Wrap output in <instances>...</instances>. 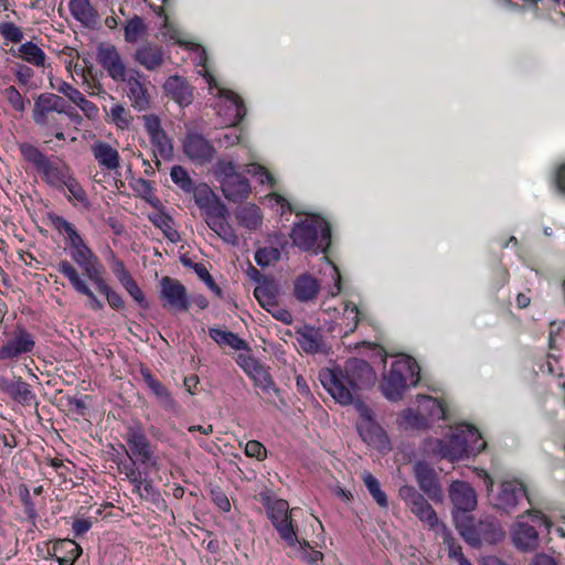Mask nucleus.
Returning a JSON list of instances; mask_svg holds the SVG:
<instances>
[{"instance_id":"1","label":"nucleus","mask_w":565,"mask_h":565,"mask_svg":"<svg viewBox=\"0 0 565 565\" xmlns=\"http://www.w3.org/2000/svg\"><path fill=\"white\" fill-rule=\"evenodd\" d=\"M321 384L342 405H350L359 398L362 390L372 387L376 380L373 367L364 360L349 359L343 369H324L319 374Z\"/></svg>"},{"instance_id":"2","label":"nucleus","mask_w":565,"mask_h":565,"mask_svg":"<svg viewBox=\"0 0 565 565\" xmlns=\"http://www.w3.org/2000/svg\"><path fill=\"white\" fill-rule=\"evenodd\" d=\"M454 521L460 536L472 547H480L484 543L495 544L505 535L500 522L493 516L476 520L469 514L455 513Z\"/></svg>"},{"instance_id":"3","label":"nucleus","mask_w":565,"mask_h":565,"mask_svg":"<svg viewBox=\"0 0 565 565\" xmlns=\"http://www.w3.org/2000/svg\"><path fill=\"white\" fill-rule=\"evenodd\" d=\"M290 237L302 250L324 254L331 245V227L324 218L311 215L292 226Z\"/></svg>"},{"instance_id":"4","label":"nucleus","mask_w":565,"mask_h":565,"mask_svg":"<svg viewBox=\"0 0 565 565\" xmlns=\"http://www.w3.org/2000/svg\"><path fill=\"white\" fill-rule=\"evenodd\" d=\"M19 149L23 159L33 164L50 186L60 191L63 190V183H65V179L71 173V168L67 164H57L51 161L38 147L29 142L20 143Z\"/></svg>"},{"instance_id":"5","label":"nucleus","mask_w":565,"mask_h":565,"mask_svg":"<svg viewBox=\"0 0 565 565\" xmlns=\"http://www.w3.org/2000/svg\"><path fill=\"white\" fill-rule=\"evenodd\" d=\"M416 385L419 380V366L412 361H395L382 377L380 388L390 401H398L407 387V381Z\"/></svg>"},{"instance_id":"6","label":"nucleus","mask_w":565,"mask_h":565,"mask_svg":"<svg viewBox=\"0 0 565 565\" xmlns=\"http://www.w3.org/2000/svg\"><path fill=\"white\" fill-rule=\"evenodd\" d=\"M215 175L221 183V190L226 200L241 203L250 194L248 179L239 173L232 161L218 160L215 166Z\"/></svg>"},{"instance_id":"7","label":"nucleus","mask_w":565,"mask_h":565,"mask_svg":"<svg viewBox=\"0 0 565 565\" xmlns=\"http://www.w3.org/2000/svg\"><path fill=\"white\" fill-rule=\"evenodd\" d=\"M398 495L406 503L412 513L420 522L426 524L429 530L439 532L441 525H445L439 521L437 513L431 504L413 486L406 484L401 487L398 490Z\"/></svg>"},{"instance_id":"8","label":"nucleus","mask_w":565,"mask_h":565,"mask_svg":"<svg viewBox=\"0 0 565 565\" xmlns=\"http://www.w3.org/2000/svg\"><path fill=\"white\" fill-rule=\"evenodd\" d=\"M126 443L129 450H126L130 460H139L142 465L157 467L158 458L156 448L146 436L140 426H130L127 429Z\"/></svg>"},{"instance_id":"9","label":"nucleus","mask_w":565,"mask_h":565,"mask_svg":"<svg viewBox=\"0 0 565 565\" xmlns=\"http://www.w3.org/2000/svg\"><path fill=\"white\" fill-rule=\"evenodd\" d=\"M228 215V210L222 201H218L217 203L202 211V216L206 225L215 234H217L218 237H221L227 244L237 245L238 236L227 221Z\"/></svg>"},{"instance_id":"10","label":"nucleus","mask_w":565,"mask_h":565,"mask_svg":"<svg viewBox=\"0 0 565 565\" xmlns=\"http://www.w3.org/2000/svg\"><path fill=\"white\" fill-rule=\"evenodd\" d=\"M254 296L259 305L273 315L277 320L290 324L292 315L278 303V285L274 279L264 278L254 289Z\"/></svg>"},{"instance_id":"11","label":"nucleus","mask_w":565,"mask_h":565,"mask_svg":"<svg viewBox=\"0 0 565 565\" xmlns=\"http://www.w3.org/2000/svg\"><path fill=\"white\" fill-rule=\"evenodd\" d=\"M267 514L279 536L290 546L296 544L297 534L289 514V504L286 500L278 499L267 504Z\"/></svg>"},{"instance_id":"12","label":"nucleus","mask_w":565,"mask_h":565,"mask_svg":"<svg viewBox=\"0 0 565 565\" xmlns=\"http://www.w3.org/2000/svg\"><path fill=\"white\" fill-rule=\"evenodd\" d=\"M160 299L162 307L173 312H185L189 310L190 301L185 287L178 280L164 276L160 280Z\"/></svg>"},{"instance_id":"13","label":"nucleus","mask_w":565,"mask_h":565,"mask_svg":"<svg viewBox=\"0 0 565 565\" xmlns=\"http://www.w3.org/2000/svg\"><path fill=\"white\" fill-rule=\"evenodd\" d=\"M419 489L434 502H443L444 492L436 470L426 461H417L413 467Z\"/></svg>"},{"instance_id":"14","label":"nucleus","mask_w":565,"mask_h":565,"mask_svg":"<svg viewBox=\"0 0 565 565\" xmlns=\"http://www.w3.org/2000/svg\"><path fill=\"white\" fill-rule=\"evenodd\" d=\"M127 86V96L134 108L139 111L147 110L150 107V93L146 83V76L138 70H129L124 79Z\"/></svg>"},{"instance_id":"15","label":"nucleus","mask_w":565,"mask_h":565,"mask_svg":"<svg viewBox=\"0 0 565 565\" xmlns=\"http://www.w3.org/2000/svg\"><path fill=\"white\" fill-rule=\"evenodd\" d=\"M96 61L116 82L124 79L129 72L115 45L100 43L97 47Z\"/></svg>"},{"instance_id":"16","label":"nucleus","mask_w":565,"mask_h":565,"mask_svg":"<svg viewBox=\"0 0 565 565\" xmlns=\"http://www.w3.org/2000/svg\"><path fill=\"white\" fill-rule=\"evenodd\" d=\"M183 152L193 162L204 164L215 157L214 146L202 135L189 132L183 139Z\"/></svg>"},{"instance_id":"17","label":"nucleus","mask_w":565,"mask_h":565,"mask_svg":"<svg viewBox=\"0 0 565 565\" xmlns=\"http://www.w3.org/2000/svg\"><path fill=\"white\" fill-rule=\"evenodd\" d=\"M449 498L456 509L452 512L463 513L470 512L477 507V494L473 488L466 481H454L449 487Z\"/></svg>"},{"instance_id":"18","label":"nucleus","mask_w":565,"mask_h":565,"mask_svg":"<svg viewBox=\"0 0 565 565\" xmlns=\"http://www.w3.org/2000/svg\"><path fill=\"white\" fill-rule=\"evenodd\" d=\"M218 95L224 99V105L218 107V114L224 115V124L238 125L246 115L243 99L230 89L220 88Z\"/></svg>"},{"instance_id":"19","label":"nucleus","mask_w":565,"mask_h":565,"mask_svg":"<svg viewBox=\"0 0 565 565\" xmlns=\"http://www.w3.org/2000/svg\"><path fill=\"white\" fill-rule=\"evenodd\" d=\"M34 345L33 335L24 328L19 327L13 338L0 348V360L14 359L21 354L32 352Z\"/></svg>"},{"instance_id":"20","label":"nucleus","mask_w":565,"mask_h":565,"mask_svg":"<svg viewBox=\"0 0 565 565\" xmlns=\"http://www.w3.org/2000/svg\"><path fill=\"white\" fill-rule=\"evenodd\" d=\"M356 407L361 413V416L364 418V425L359 427L360 435L364 441L369 445H373L375 447H382L387 441V436L384 430L376 425L372 419V411L362 402L356 399Z\"/></svg>"},{"instance_id":"21","label":"nucleus","mask_w":565,"mask_h":565,"mask_svg":"<svg viewBox=\"0 0 565 565\" xmlns=\"http://www.w3.org/2000/svg\"><path fill=\"white\" fill-rule=\"evenodd\" d=\"M527 498L525 487L518 481H504L500 486V491L497 497V508L511 512L516 508L519 502Z\"/></svg>"},{"instance_id":"22","label":"nucleus","mask_w":565,"mask_h":565,"mask_svg":"<svg viewBox=\"0 0 565 565\" xmlns=\"http://www.w3.org/2000/svg\"><path fill=\"white\" fill-rule=\"evenodd\" d=\"M270 246L258 248L255 254V260L260 267H267L280 259L281 250L288 245L284 234L274 233L268 236Z\"/></svg>"},{"instance_id":"23","label":"nucleus","mask_w":565,"mask_h":565,"mask_svg":"<svg viewBox=\"0 0 565 565\" xmlns=\"http://www.w3.org/2000/svg\"><path fill=\"white\" fill-rule=\"evenodd\" d=\"M71 257L83 268L90 280L98 278V276L103 274L102 264L86 244L71 249Z\"/></svg>"},{"instance_id":"24","label":"nucleus","mask_w":565,"mask_h":565,"mask_svg":"<svg viewBox=\"0 0 565 565\" xmlns=\"http://www.w3.org/2000/svg\"><path fill=\"white\" fill-rule=\"evenodd\" d=\"M438 452L451 461L468 456L469 444L463 433L452 434L448 440H438Z\"/></svg>"},{"instance_id":"25","label":"nucleus","mask_w":565,"mask_h":565,"mask_svg":"<svg viewBox=\"0 0 565 565\" xmlns=\"http://www.w3.org/2000/svg\"><path fill=\"white\" fill-rule=\"evenodd\" d=\"M134 58L148 71H156L164 63V53L161 46L152 43H146L139 46Z\"/></svg>"},{"instance_id":"26","label":"nucleus","mask_w":565,"mask_h":565,"mask_svg":"<svg viewBox=\"0 0 565 565\" xmlns=\"http://www.w3.org/2000/svg\"><path fill=\"white\" fill-rule=\"evenodd\" d=\"M94 159L100 168L114 171L120 166V156L116 148L105 141H96L90 146Z\"/></svg>"},{"instance_id":"27","label":"nucleus","mask_w":565,"mask_h":565,"mask_svg":"<svg viewBox=\"0 0 565 565\" xmlns=\"http://www.w3.org/2000/svg\"><path fill=\"white\" fill-rule=\"evenodd\" d=\"M514 545L523 552H532L540 547L539 532L533 525L519 522L512 533Z\"/></svg>"},{"instance_id":"28","label":"nucleus","mask_w":565,"mask_h":565,"mask_svg":"<svg viewBox=\"0 0 565 565\" xmlns=\"http://www.w3.org/2000/svg\"><path fill=\"white\" fill-rule=\"evenodd\" d=\"M82 552V547L75 541L65 539L54 542L50 554L60 565H74Z\"/></svg>"},{"instance_id":"29","label":"nucleus","mask_w":565,"mask_h":565,"mask_svg":"<svg viewBox=\"0 0 565 565\" xmlns=\"http://www.w3.org/2000/svg\"><path fill=\"white\" fill-rule=\"evenodd\" d=\"M163 88L166 93L171 96L180 106L189 105L192 103L193 93L189 83L180 76H170Z\"/></svg>"},{"instance_id":"30","label":"nucleus","mask_w":565,"mask_h":565,"mask_svg":"<svg viewBox=\"0 0 565 565\" xmlns=\"http://www.w3.org/2000/svg\"><path fill=\"white\" fill-rule=\"evenodd\" d=\"M68 9L73 18L87 28H94L98 22V12L89 0H70Z\"/></svg>"},{"instance_id":"31","label":"nucleus","mask_w":565,"mask_h":565,"mask_svg":"<svg viewBox=\"0 0 565 565\" xmlns=\"http://www.w3.org/2000/svg\"><path fill=\"white\" fill-rule=\"evenodd\" d=\"M63 114L46 113L39 116H33L34 124L44 131L46 136H54L58 140H65L63 132L64 124L62 119Z\"/></svg>"},{"instance_id":"32","label":"nucleus","mask_w":565,"mask_h":565,"mask_svg":"<svg viewBox=\"0 0 565 565\" xmlns=\"http://www.w3.org/2000/svg\"><path fill=\"white\" fill-rule=\"evenodd\" d=\"M297 341L306 353L320 352L324 347L320 330L310 326L297 330Z\"/></svg>"},{"instance_id":"33","label":"nucleus","mask_w":565,"mask_h":565,"mask_svg":"<svg viewBox=\"0 0 565 565\" xmlns=\"http://www.w3.org/2000/svg\"><path fill=\"white\" fill-rule=\"evenodd\" d=\"M64 104L65 102L61 96L52 93H42L34 100L32 117L46 113L63 114Z\"/></svg>"},{"instance_id":"34","label":"nucleus","mask_w":565,"mask_h":565,"mask_svg":"<svg viewBox=\"0 0 565 565\" xmlns=\"http://www.w3.org/2000/svg\"><path fill=\"white\" fill-rule=\"evenodd\" d=\"M236 220L239 225L256 231L263 223L262 210L256 204H247L237 209Z\"/></svg>"},{"instance_id":"35","label":"nucleus","mask_w":565,"mask_h":565,"mask_svg":"<svg viewBox=\"0 0 565 565\" xmlns=\"http://www.w3.org/2000/svg\"><path fill=\"white\" fill-rule=\"evenodd\" d=\"M320 286L310 275H301L295 281V296L300 301H309L317 297Z\"/></svg>"},{"instance_id":"36","label":"nucleus","mask_w":565,"mask_h":565,"mask_svg":"<svg viewBox=\"0 0 565 565\" xmlns=\"http://www.w3.org/2000/svg\"><path fill=\"white\" fill-rule=\"evenodd\" d=\"M3 390L13 401L22 405H31L35 399V395L32 393L30 385L21 379L7 383Z\"/></svg>"},{"instance_id":"37","label":"nucleus","mask_w":565,"mask_h":565,"mask_svg":"<svg viewBox=\"0 0 565 565\" xmlns=\"http://www.w3.org/2000/svg\"><path fill=\"white\" fill-rule=\"evenodd\" d=\"M209 334L221 347H230L234 350H243L247 348L246 342L231 331L211 328L209 330Z\"/></svg>"},{"instance_id":"38","label":"nucleus","mask_w":565,"mask_h":565,"mask_svg":"<svg viewBox=\"0 0 565 565\" xmlns=\"http://www.w3.org/2000/svg\"><path fill=\"white\" fill-rule=\"evenodd\" d=\"M149 220L152 222L154 226L160 228L164 236L171 241L172 243H177L180 241V234L173 227L174 222L170 215L164 212H157L149 215Z\"/></svg>"},{"instance_id":"39","label":"nucleus","mask_w":565,"mask_h":565,"mask_svg":"<svg viewBox=\"0 0 565 565\" xmlns=\"http://www.w3.org/2000/svg\"><path fill=\"white\" fill-rule=\"evenodd\" d=\"M191 193L201 212L221 201L206 183L194 184Z\"/></svg>"},{"instance_id":"40","label":"nucleus","mask_w":565,"mask_h":565,"mask_svg":"<svg viewBox=\"0 0 565 565\" xmlns=\"http://www.w3.org/2000/svg\"><path fill=\"white\" fill-rule=\"evenodd\" d=\"M21 57L36 67H44L46 55L44 51L35 43L29 41L19 47Z\"/></svg>"},{"instance_id":"41","label":"nucleus","mask_w":565,"mask_h":565,"mask_svg":"<svg viewBox=\"0 0 565 565\" xmlns=\"http://www.w3.org/2000/svg\"><path fill=\"white\" fill-rule=\"evenodd\" d=\"M57 269L63 274L73 286V288L79 294H88L89 288L87 284L81 278L77 269L68 262L62 260L57 265Z\"/></svg>"},{"instance_id":"42","label":"nucleus","mask_w":565,"mask_h":565,"mask_svg":"<svg viewBox=\"0 0 565 565\" xmlns=\"http://www.w3.org/2000/svg\"><path fill=\"white\" fill-rule=\"evenodd\" d=\"M118 469L120 473H124L128 480L134 484V492L139 497H143L141 492L142 482L145 481V477L142 472L137 467L135 460H130L126 463H118Z\"/></svg>"},{"instance_id":"43","label":"nucleus","mask_w":565,"mask_h":565,"mask_svg":"<svg viewBox=\"0 0 565 565\" xmlns=\"http://www.w3.org/2000/svg\"><path fill=\"white\" fill-rule=\"evenodd\" d=\"M249 377L254 381L255 386H258L265 394L279 392L268 369H266L263 364H259Z\"/></svg>"},{"instance_id":"44","label":"nucleus","mask_w":565,"mask_h":565,"mask_svg":"<svg viewBox=\"0 0 565 565\" xmlns=\"http://www.w3.org/2000/svg\"><path fill=\"white\" fill-rule=\"evenodd\" d=\"M140 374L148 385V387L153 392V394L164 403H172V397L166 386L157 380L151 371L148 367H141Z\"/></svg>"},{"instance_id":"45","label":"nucleus","mask_w":565,"mask_h":565,"mask_svg":"<svg viewBox=\"0 0 565 565\" xmlns=\"http://www.w3.org/2000/svg\"><path fill=\"white\" fill-rule=\"evenodd\" d=\"M147 33V25L143 19L135 15L125 25V41L128 43L138 42Z\"/></svg>"},{"instance_id":"46","label":"nucleus","mask_w":565,"mask_h":565,"mask_svg":"<svg viewBox=\"0 0 565 565\" xmlns=\"http://www.w3.org/2000/svg\"><path fill=\"white\" fill-rule=\"evenodd\" d=\"M363 482L370 494L381 508H387L388 501L384 491L381 489L379 480L370 472L363 473Z\"/></svg>"},{"instance_id":"47","label":"nucleus","mask_w":565,"mask_h":565,"mask_svg":"<svg viewBox=\"0 0 565 565\" xmlns=\"http://www.w3.org/2000/svg\"><path fill=\"white\" fill-rule=\"evenodd\" d=\"M92 281H94L98 290L106 296V299L111 308L122 309L125 307V302L121 296L108 287L106 281L103 279L102 274L98 276V278H94Z\"/></svg>"},{"instance_id":"48","label":"nucleus","mask_w":565,"mask_h":565,"mask_svg":"<svg viewBox=\"0 0 565 565\" xmlns=\"http://www.w3.org/2000/svg\"><path fill=\"white\" fill-rule=\"evenodd\" d=\"M2 95L10 106L18 113H24L30 100L26 99L15 86L11 85L2 90Z\"/></svg>"},{"instance_id":"49","label":"nucleus","mask_w":565,"mask_h":565,"mask_svg":"<svg viewBox=\"0 0 565 565\" xmlns=\"http://www.w3.org/2000/svg\"><path fill=\"white\" fill-rule=\"evenodd\" d=\"M108 116L110 121L121 130L128 129L132 121V116L121 104H116L111 107Z\"/></svg>"},{"instance_id":"50","label":"nucleus","mask_w":565,"mask_h":565,"mask_svg":"<svg viewBox=\"0 0 565 565\" xmlns=\"http://www.w3.org/2000/svg\"><path fill=\"white\" fill-rule=\"evenodd\" d=\"M150 141L154 147L156 151L162 158H169L172 156L173 146L164 130H161L160 132L152 135L150 137Z\"/></svg>"},{"instance_id":"51","label":"nucleus","mask_w":565,"mask_h":565,"mask_svg":"<svg viewBox=\"0 0 565 565\" xmlns=\"http://www.w3.org/2000/svg\"><path fill=\"white\" fill-rule=\"evenodd\" d=\"M172 181L185 193H191L194 185L189 172L182 166H173L170 172Z\"/></svg>"},{"instance_id":"52","label":"nucleus","mask_w":565,"mask_h":565,"mask_svg":"<svg viewBox=\"0 0 565 565\" xmlns=\"http://www.w3.org/2000/svg\"><path fill=\"white\" fill-rule=\"evenodd\" d=\"M134 190L151 205L157 206L159 199L153 194L152 183L146 179H138L134 185Z\"/></svg>"},{"instance_id":"53","label":"nucleus","mask_w":565,"mask_h":565,"mask_svg":"<svg viewBox=\"0 0 565 565\" xmlns=\"http://www.w3.org/2000/svg\"><path fill=\"white\" fill-rule=\"evenodd\" d=\"M120 284L125 287L127 292L139 303L141 308L147 309L149 307V303L146 300L142 290L139 288L137 281L134 279L132 276L128 277Z\"/></svg>"},{"instance_id":"54","label":"nucleus","mask_w":565,"mask_h":565,"mask_svg":"<svg viewBox=\"0 0 565 565\" xmlns=\"http://www.w3.org/2000/svg\"><path fill=\"white\" fill-rule=\"evenodd\" d=\"M443 536L444 544L447 545L449 556L457 557L459 561L465 557L461 551V546L456 542V539L451 535L450 530L446 525H441L439 530Z\"/></svg>"},{"instance_id":"55","label":"nucleus","mask_w":565,"mask_h":565,"mask_svg":"<svg viewBox=\"0 0 565 565\" xmlns=\"http://www.w3.org/2000/svg\"><path fill=\"white\" fill-rule=\"evenodd\" d=\"M67 188L71 193V196L83 203L87 200V193L84 188L79 184L76 178L71 172L65 179V183H63V189Z\"/></svg>"},{"instance_id":"56","label":"nucleus","mask_w":565,"mask_h":565,"mask_svg":"<svg viewBox=\"0 0 565 565\" xmlns=\"http://www.w3.org/2000/svg\"><path fill=\"white\" fill-rule=\"evenodd\" d=\"M0 34L8 41L20 43L23 39L22 30L13 22H4L0 24Z\"/></svg>"},{"instance_id":"57","label":"nucleus","mask_w":565,"mask_h":565,"mask_svg":"<svg viewBox=\"0 0 565 565\" xmlns=\"http://www.w3.org/2000/svg\"><path fill=\"white\" fill-rule=\"evenodd\" d=\"M245 455L257 460H264L267 456L265 446L257 440H249L245 446Z\"/></svg>"},{"instance_id":"58","label":"nucleus","mask_w":565,"mask_h":565,"mask_svg":"<svg viewBox=\"0 0 565 565\" xmlns=\"http://www.w3.org/2000/svg\"><path fill=\"white\" fill-rule=\"evenodd\" d=\"M57 92L66 96L73 104L78 105L84 95L67 82H61L56 87Z\"/></svg>"},{"instance_id":"59","label":"nucleus","mask_w":565,"mask_h":565,"mask_svg":"<svg viewBox=\"0 0 565 565\" xmlns=\"http://www.w3.org/2000/svg\"><path fill=\"white\" fill-rule=\"evenodd\" d=\"M509 277V270L501 264H498L492 270L491 284L495 288H501L508 284Z\"/></svg>"},{"instance_id":"60","label":"nucleus","mask_w":565,"mask_h":565,"mask_svg":"<svg viewBox=\"0 0 565 565\" xmlns=\"http://www.w3.org/2000/svg\"><path fill=\"white\" fill-rule=\"evenodd\" d=\"M21 500L24 505V512L28 515V518L34 522L38 518V513L35 510V504L31 500V495L29 492V489L26 487L21 488L20 490Z\"/></svg>"},{"instance_id":"61","label":"nucleus","mask_w":565,"mask_h":565,"mask_svg":"<svg viewBox=\"0 0 565 565\" xmlns=\"http://www.w3.org/2000/svg\"><path fill=\"white\" fill-rule=\"evenodd\" d=\"M210 495L212 501L222 510L223 512H228L231 510V502L221 489L213 488L210 491Z\"/></svg>"},{"instance_id":"62","label":"nucleus","mask_w":565,"mask_h":565,"mask_svg":"<svg viewBox=\"0 0 565 565\" xmlns=\"http://www.w3.org/2000/svg\"><path fill=\"white\" fill-rule=\"evenodd\" d=\"M142 119H143L146 131L149 135V137L163 130L161 127V120L157 115H154V114L145 115L142 117Z\"/></svg>"},{"instance_id":"63","label":"nucleus","mask_w":565,"mask_h":565,"mask_svg":"<svg viewBox=\"0 0 565 565\" xmlns=\"http://www.w3.org/2000/svg\"><path fill=\"white\" fill-rule=\"evenodd\" d=\"M14 75L17 77V81L22 86H28L30 81L34 76V72L32 68L24 64H18L17 68L14 71Z\"/></svg>"},{"instance_id":"64","label":"nucleus","mask_w":565,"mask_h":565,"mask_svg":"<svg viewBox=\"0 0 565 565\" xmlns=\"http://www.w3.org/2000/svg\"><path fill=\"white\" fill-rule=\"evenodd\" d=\"M77 106L79 107V109L84 113V115L89 120H95L98 118V116H99L98 107L96 106L95 103L88 100L85 96L83 97L82 100H79Z\"/></svg>"}]
</instances>
